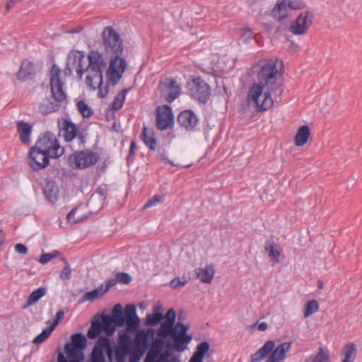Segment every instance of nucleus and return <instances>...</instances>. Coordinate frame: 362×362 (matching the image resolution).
Here are the masks:
<instances>
[{"instance_id":"3","label":"nucleus","mask_w":362,"mask_h":362,"mask_svg":"<svg viewBox=\"0 0 362 362\" xmlns=\"http://www.w3.org/2000/svg\"><path fill=\"white\" fill-rule=\"evenodd\" d=\"M102 44L107 56L110 58L107 71V79L116 84L127 69V63L122 57L124 47L120 35L112 26L105 27L102 33Z\"/></svg>"},{"instance_id":"56","label":"nucleus","mask_w":362,"mask_h":362,"mask_svg":"<svg viewBox=\"0 0 362 362\" xmlns=\"http://www.w3.org/2000/svg\"><path fill=\"white\" fill-rule=\"evenodd\" d=\"M82 29L83 28H82L81 26H78L76 28L71 29V30H68L67 33H80L82 30Z\"/></svg>"},{"instance_id":"13","label":"nucleus","mask_w":362,"mask_h":362,"mask_svg":"<svg viewBox=\"0 0 362 362\" xmlns=\"http://www.w3.org/2000/svg\"><path fill=\"white\" fill-rule=\"evenodd\" d=\"M105 351L109 361L112 362L114 350L110 345V339L106 337H100L91 353L90 362H105Z\"/></svg>"},{"instance_id":"43","label":"nucleus","mask_w":362,"mask_h":362,"mask_svg":"<svg viewBox=\"0 0 362 362\" xmlns=\"http://www.w3.org/2000/svg\"><path fill=\"white\" fill-rule=\"evenodd\" d=\"M60 255H61V252L59 251L53 250L52 252L42 254L40 256L38 262L42 264H45L48 263L49 261H51L53 258L57 257Z\"/></svg>"},{"instance_id":"51","label":"nucleus","mask_w":362,"mask_h":362,"mask_svg":"<svg viewBox=\"0 0 362 362\" xmlns=\"http://www.w3.org/2000/svg\"><path fill=\"white\" fill-rule=\"evenodd\" d=\"M101 86H102V85H101V86H98V87H96V88H95V90L96 88H98V97H99V98H104V97L107 95V90H105L103 91V90H102V88H101ZM92 90H94V89H92Z\"/></svg>"},{"instance_id":"29","label":"nucleus","mask_w":362,"mask_h":362,"mask_svg":"<svg viewBox=\"0 0 362 362\" xmlns=\"http://www.w3.org/2000/svg\"><path fill=\"white\" fill-rule=\"evenodd\" d=\"M209 348L210 345L207 341H202L199 343L197 346L196 351L190 360L193 361L203 362V358Z\"/></svg>"},{"instance_id":"21","label":"nucleus","mask_w":362,"mask_h":362,"mask_svg":"<svg viewBox=\"0 0 362 362\" xmlns=\"http://www.w3.org/2000/svg\"><path fill=\"white\" fill-rule=\"evenodd\" d=\"M198 117L195 113L190 110L181 112L177 116V123L186 131H194L198 124Z\"/></svg>"},{"instance_id":"62","label":"nucleus","mask_w":362,"mask_h":362,"mask_svg":"<svg viewBox=\"0 0 362 362\" xmlns=\"http://www.w3.org/2000/svg\"><path fill=\"white\" fill-rule=\"evenodd\" d=\"M139 307H140V308H144L143 304H142V303H141V304L139 305Z\"/></svg>"},{"instance_id":"32","label":"nucleus","mask_w":362,"mask_h":362,"mask_svg":"<svg viewBox=\"0 0 362 362\" xmlns=\"http://www.w3.org/2000/svg\"><path fill=\"white\" fill-rule=\"evenodd\" d=\"M265 251L268 252L269 257L276 262H279L281 260V251L279 250L276 244L267 243Z\"/></svg>"},{"instance_id":"10","label":"nucleus","mask_w":362,"mask_h":362,"mask_svg":"<svg viewBox=\"0 0 362 362\" xmlns=\"http://www.w3.org/2000/svg\"><path fill=\"white\" fill-rule=\"evenodd\" d=\"M100 156L96 152L90 150L75 152L69 156L67 161L74 169H86L94 165Z\"/></svg>"},{"instance_id":"14","label":"nucleus","mask_w":362,"mask_h":362,"mask_svg":"<svg viewBox=\"0 0 362 362\" xmlns=\"http://www.w3.org/2000/svg\"><path fill=\"white\" fill-rule=\"evenodd\" d=\"M159 89L168 103H173L181 94V86L172 77L165 78L159 83Z\"/></svg>"},{"instance_id":"59","label":"nucleus","mask_w":362,"mask_h":362,"mask_svg":"<svg viewBox=\"0 0 362 362\" xmlns=\"http://www.w3.org/2000/svg\"><path fill=\"white\" fill-rule=\"evenodd\" d=\"M317 287L319 289H322L324 288V283L322 280L317 281Z\"/></svg>"},{"instance_id":"27","label":"nucleus","mask_w":362,"mask_h":362,"mask_svg":"<svg viewBox=\"0 0 362 362\" xmlns=\"http://www.w3.org/2000/svg\"><path fill=\"white\" fill-rule=\"evenodd\" d=\"M310 136V130L307 125L301 126L295 136V145L302 146L307 143Z\"/></svg>"},{"instance_id":"5","label":"nucleus","mask_w":362,"mask_h":362,"mask_svg":"<svg viewBox=\"0 0 362 362\" xmlns=\"http://www.w3.org/2000/svg\"><path fill=\"white\" fill-rule=\"evenodd\" d=\"M176 313L173 308L169 309L165 315V321L160 323L157 335L161 338L170 337L173 348L177 352L184 351L192 340L187 334L188 327L182 322L175 324Z\"/></svg>"},{"instance_id":"26","label":"nucleus","mask_w":362,"mask_h":362,"mask_svg":"<svg viewBox=\"0 0 362 362\" xmlns=\"http://www.w3.org/2000/svg\"><path fill=\"white\" fill-rule=\"evenodd\" d=\"M34 72V64L28 60H24L22 62L20 69L17 73V77L20 80L25 81L30 78Z\"/></svg>"},{"instance_id":"52","label":"nucleus","mask_w":362,"mask_h":362,"mask_svg":"<svg viewBox=\"0 0 362 362\" xmlns=\"http://www.w3.org/2000/svg\"><path fill=\"white\" fill-rule=\"evenodd\" d=\"M76 209L74 208V209H72L69 212V214H67L66 216V218L68 220V221H71V219L74 217L76 213Z\"/></svg>"},{"instance_id":"7","label":"nucleus","mask_w":362,"mask_h":362,"mask_svg":"<svg viewBox=\"0 0 362 362\" xmlns=\"http://www.w3.org/2000/svg\"><path fill=\"white\" fill-rule=\"evenodd\" d=\"M292 347L291 341H285L275 346L274 340H267L251 356V362H284Z\"/></svg>"},{"instance_id":"2","label":"nucleus","mask_w":362,"mask_h":362,"mask_svg":"<svg viewBox=\"0 0 362 362\" xmlns=\"http://www.w3.org/2000/svg\"><path fill=\"white\" fill-rule=\"evenodd\" d=\"M85 55L83 52L71 50L66 58V65L63 74L69 76L75 69L79 80L86 74L85 82L88 88L95 89L103 85V69L106 62L102 53L98 50H91L88 54V64H85Z\"/></svg>"},{"instance_id":"24","label":"nucleus","mask_w":362,"mask_h":362,"mask_svg":"<svg viewBox=\"0 0 362 362\" xmlns=\"http://www.w3.org/2000/svg\"><path fill=\"white\" fill-rule=\"evenodd\" d=\"M287 7V0H278L273 7L271 14L275 20L281 21L288 16Z\"/></svg>"},{"instance_id":"9","label":"nucleus","mask_w":362,"mask_h":362,"mask_svg":"<svg viewBox=\"0 0 362 362\" xmlns=\"http://www.w3.org/2000/svg\"><path fill=\"white\" fill-rule=\"evenodd\" d=\"M35 146L52 158H58L64 153V148L60 145L56 136L49 132L40 137Z\"/></svg>"},{"instance_id":"22","label":"nucleus","mask_w":362,"mask_h":362,"mask_svg":"<svg viewBox=\"0 0 362 362\" xmlns=\"http://www.w3.org/2000/svg\"><path fill=\"white\" fill-rule=\"evenodd\" d=\"M196 277L201 283L210 284L214 277L215 270L213 264L195 269Z\"/></svg>"},{"instance_id":"11","label":"nucleus","mask_w":362,"mask_h":362,"mask_svg":"<svg viewBox=\"0 0 362 362\" xmlns=\"http://www.w3.org/2000/svg\"><path fill=\"white\" fill-rule=\"evenodd\" d=\"M86 346V339L81 333H75L71 336V343L65 345V352L67 358L71 362H83V349Z\"/></svg>"},{"instance_id":"17","label":"nucleus","mask_w":362,"mask_h":362,"mask_svg":"<svg viewBox=\"0 0 362 362\" xmlns=\"http://www.w3.org/2000/svg\"><path fill=\"white\" fill-rule=\"evenodd\" d=\"M60 133L64 137L65 141L70 142L74 139H77L79 143L83 144L84 136L82 133L78 132V128L69 119H62L59 121Z\"/></svg>"},{"instance_id":"8","label":"nucleus","mask_w":362,"mask_h":362,"mask_svg":"<svg viewBox=\"0 0 362 362\" xmlns=\"http://www.w3.org/2000/svg\"><path fill=\"white\" fill-rule=\"evenodd\" d=\"M188 94L200 103L206 104L211 95V88L200 76L193 77L187 83Z\"/></svg>"},{"instance_id":"33","label":"nucleus","mask_w":362,"mask_h":362,"mask_svg":"<svg viewBox=\"0 0 362 362\" xmlns=\"http://www.w3.org/2000/svg\"><path fill=\"white\" fill-rule=\"evenodd\" d=\"M162 320H165V315L162 313H153L146 315L145 324L147 326L156 327Z\"/></svg>"},{"instance_id":"55","label":"nucleus","mask_w":362,"mask_h":362,"mask_svg":"<svg viewBox=\"0 0 362 362\" xmlns=\"http://www.w3.org/2000/svg\"><path fill=\"white\" fill-rule=\"evenodd\" d=\"M57 362H71L68 358H66L62 354H59Z\"/></svg>"},{"instance_id":"45","label":"nucleus","mask_w":362,"mask_h":362,"mask_svg":"<svg viewBox=\"0 0 362 362\" xmlns=\"http://www.w3.org/2000/svg\"><path fill=\"white\" fill-rule=\"evenodd\" d=\"M116 281L124 284H129L132 281L131 276L126 272H119L115 275Z\"/></svg>"},{"instance_id":"48","label":"nucleus","mask_w":362,"mask_h":362,"mask_svg":"<svg viewBox=\"0 0 362 362\" xmlns=\"http://www.w3.org/2000/svg\"><path fill=\"white\" fill-rule=\"evenodd\" d=\"M145 353L135 350L132 349L130 353L129 354V362H139L141 358L143 356V355Z\"/></svg>"},{"instance_id":"61","label":"nucleus","mask_w":362,"mask_h":362,"mask_svg":"<svg viewBox=\"0 0 362 362\" xmlns=\"http://www.w3.org/2000/svg\"><path fill=\"white\" fill-rule=\"evenodd\" d=\"M191 166H192V164H189V165H187L185 166V168H189V167H191Z\"/></svg>"},{"instance_id":"50","label":"nucleus","mask_w":362,"mask_h":362,"mask_svg":"<svg viewBox=\"0 0 362 362\" xmlns=\"http://www.w3.org/2000/svg\"><path fill=\"white\" fill-rule=\"evenodd\" d=\"M116 281H117L116 279H109L106 282L105 288H103L104 293L107 292L110 288H112L115 284Z\"/></svg>"},{"instance_id":"6","label":"nucleus","mask_w":362,"mask_h":362,"mask_svg":"<svg viewBox=\"0 0 362 362\" xmlns=\"http://www.w3.org/2000/svg\"><path fill=\"white\" fill-rule=\"evenodd\" d=\"M50 90L52 98L44 99L38 106L42 115H48L57 111L63 104H66V81L62 76V70L57 65H52L50 73Z\"/></svg>"},{"instance_id":"12","label":"nucleus","mask_w":362,"mask_h":362,"mask_svg":"<svg viewBox=\"0 0 362 362\" xmlns=\"http://www.w3.org/2000/svg\"><path fill=\"white\" fill-rule=\"evenodd\" d=\"M165 339L159 337L153 339L144 362H177L175 358H172L169 360V354L168 352L160 354L165 346Z\"/></svg>"},{"instance_id":"54","label":"nucleus","mask_w":362,"mask_h":362,"mask_svg":"<svg viewBox=\"0 0 362 362\" xmlns=\"http://www.w3.org/2000/svg\"><path fill=\"white\" fill-rule=\"evenodd\" d=\"M268 328V325L265 322H262L258 325L257 329L259 331H265Z\"/></svg>"},{"instance_id":"31","label":"nucleus","mask_w":362,"mask_h":362,"mask_svg":"<svg viewBox=\"0 0 362 362\" xmlns=\"http://www.w3.org/2000/svg\"><path fill=\"white\" fill-rule=\"evenodd\" d=\"M47 292V288L44 287H40L37 289L34 290L28 296L26 305L28 306L35 304L41 298H42Z\"/></svg>"},{"instance_id":"30","label":"nucleus","mask_w":362,"mask_h":362,"mask_svg":"<svg viewBox=\"0 0 362 362\" xmlns=\"http://www.w3.org/2000/svg\"><path fill=\"white\" fill-rule=\"evenodd\" d=\"M129 88H124L121 92L117 94L112 103L110 104V107L112 110L118 111L122 108L127 94L129 92Z\"/></svg>"},{"instance_id":"34","label":"nucleus","mask_w":362,"mask_h":362,"mask_svg":"<svg viewBox=\"0 0 362 362\" xmlns=\"http://www.w3.org/2000/svg\"><path fill=\"white\" fill-rule=\"evenodd\" d=\"M307 361L308 362H329V354L327 350L320 348L317 354L310 356Z\"/></svg>"},{"instance_id":"20","label":"nucleus","mask_w":362,"mask_h":362,"mask_svg":"<svg viewBox=\"0 0 362 362\" xmlns=\"http://www.w3.org/2000/svg\"><path fill=\"white\" fill-rule=\"evenodd\" d=\"M134 332H136V334L132 342V349L145 353L148 344L150 335L153 334L154 329L148 328L147 330H138L137 329Z\"/></svg>"},{"instance_id":"39","label":"nucleus","mask_w":362,"mask_h":362,"mask_svg":"<svg viewBox=\"0 0 362 362\" xmlns=\"http://www.w3.org/2000/svg\"><path fill=\"white\" fill-rule=\"evenodd\" d=\"M54 329L50 325L48 327L43 329L42 332L34 338L33 342L36 344H40L44 342L51 335Z\"/></svg>"},{"instance_id":"42","label":"nucleus","mask_w":362,"mask_h":362,"mask_svg":"<svg viewBox=\"0 0 362 362\" xmlns=\"http://www.w3.org/2000/svg\"><path fill=\"white\" fill-rule=\"evenodd\" d=\"M60 259L64 262L65 266L62 269V271L59 274V277L62 280H68L71 278V269L66 259L64 257H62Z\"/></svg>"},{"instance_id":"1","label":"nucleus","mask_w":362,"mask_h":362,"mask_svg":"<svg viewBox=\"0 0 362 362\" xmlns=\"http://www.w3.org/2000/svg\"><path fill=\"white\" fill-rule=\"evenodd\" d=\"M276 62L273 59H262L252 66L257 74V81L249 87L247 98L257 112H265L275 102L281 101L283 89L278 83L280 73Z\"/></svg>"},{"instance_id":"41","label":"nucleus","mask_w":362,"mask_h":362,"mask_svg":"<svg viewBox=\"0 0 362 362\" xmlns=\"http://www.w3.org/2000/svg\"><path fill=\"white\" fill-rule=\"evenodd\" d=\"M319 310V303L316 300L308 301L305 307L304 317H308Z\"/></svg>"},{"instance_id":"46","label":"nucleus","mask_w":362,"mask_h":362,"mask_svg":"<svg viewBox=\"0 0 362 362\" xmlns=\"http://www.w3.org/2000/svg\"><path fill=\"white\" fill-rule=\"evenodd\" d=\"M163 199V196L160 195H154L151 199H148L146 203L144 204L143 209H146L150 207H152L159 202H160Z\"/></svg>"},{"instance_id":"49","label":"nucleus","mask_w":362,"mask_h":362,"mask_svg":"<svg viewBox=\"0 0 362 362\" xmlns=\"http://www.w3.org/2000/svg\"><path fill=\"white\" fill-rule=\"evenodd\" d=\"M14 248L18 254L25 255L28 252V247L23 243H17Z\"/></svg>"},{"instance_id":"53","label":"nucleus","mask_w":362,"mask_h":362,"mask_svg":"<svg viewBox=\"0 0 362 362\" xmlns=\"http://www.w3.org/2000/svg\"><path fill=\"white\" fill-rule=\"evenodd\" d=\"M161 160L164 163H168V164H169V165H170L172 166H177V165H175L173 162H172L170 160H169L168 158V157L165 155H164V154L161 156Z\"/></svg>"},{"instance_id":"36","label":"nucleus","mask_w":362,"mask_h":362,"mask_svg":"<svg viewBox=\"0 0 362 362\" xmlns=\"http://www.w3.org/2000/svg\"><path fill=\"white\" fill-rule=\"evenodd\" d=\"M103 331L102 325L100 321H94L92 322L90 327L88 330L87 336L90 339H95Z\"/></svg>"},{"instance_id":"40","label":"nucleus","mask_w":362,"mask_h":362,"mask_svg":"<svg viewBox=\"0 0 362 362\" xmlns=\"http://www.w3.org/2000/svg\"><path fill=\"white\" fill-rule=\"evenodd\" d=\"M77 108L83 117L88 118L93 115V110L83 100H80L77 103Z\"/></svg>"},{"instance_id":"37","label":"nucleus","mask_w":362,"mask_h":362,"mask_svg":"<svg viewBox=\"0 0 362 362\" xmlns=\"http://www.w3.org/2000/svg\"><path fill=\"white\" fill-rule=\"evenodd\" d=\"M356 353V347L354 344H348L343 349L342 355L344 359L342 362H351V358Z\"/></svg>"},{"instance_id":"58","label":"nucleus","mask_w":362,"mask_h":362,"mask_svg":"<svg viewBox=\"0 0 362 362\" xmlns=\"http://www.w3.org/2000/svg\"><path fill=\"white\" fill-rule=\"evenodd\" d=\"M135 146H136L135 142L132 141L130 144L129 155L134 154Z\"/></svg>"},{"instance_id":"18","label":"nucleus","mask_w":362,"mask_h":362,"mask_svg":"<svg viewBox=\"0 0 362 362\" xmlns=\"http://www.w3.org/2000/svg\"><path fill=\"white\" fill-rule=\"evenodd\" d=\"M156 122L157 129L160 131L171 127L174 123V115L171 107L167 105L158 107Z\"/></svg>"},{"instance_id":"4","label":"nucleus","mask_w":362,"mask_h":362,"mask_svg":"<svg viewBox=\"0 0 362 362\" xmlns=\"http://www.w3.org/2000/svg\"><path fill=\"white\" fill-rule=\"evenodd\" d=\"M102 327L107 335H112L117 327L126 325L127 331L134 333L139 327L140 319L137 316L136 307L128 304L123 310L122 305L116 304L111 316L103 315L101 317Z\"/></svg>"},{"instance_id":"16","label":"nucleus","mask_w":362,"mask_h":362,"mask_svg":"<svg viewBox=\"0 0 362 362\" xmlns=\"http://www.w3.org/2000/svg\"><path fill=\"white\" fill-rule=\"evenodd\" d=\"M314 13L310 11L301 12L290 25V31L294 35L305 34L312 25Z\"/></svg>"},{"instance_id":"44","label":"nucleus","mask_w":362,"mask_h":362,"mask_svg":"<svg viewBox=\"0 0 362 362\" xmlns=\"http://www.w3.org/2000/svg\"><path fill=\"white\" fill-rule=\"evenodd\" d=\"M288 7L293 10L303 9L306 6L303 0H287Z\"/></svg>"},{"instance_id":"19","label":"nucleus","mask_w":362,"mask_h":362,"mask_svg":"<svg viewBox=\"0 0 362 362\" xmlns=\"http://www.w3.org/2000/svg\"><path fill=\"white\" fill-rule=\"evenodd\" d=\"M132 341L130 336L126 332L120 334L115 350L116 362L126 361L127 356L132 349Z\"/></svg>"},{"instance_id":"57","label":"nucleus","mask_w":362,"mask_h":362,"mask_svg":"<svg viewBox=\"0 0 362 362\" xmlns=\"http://www.w3.org/2000/svg\"><path fill=\"white\" fill-rule=\"evenodd\" d=\"M162 310V305L158 303L153 306V312L154 313H161L160 310Z\"/></svg>"},{"instance_id":"23","label":"nucleus","mask_w":362,"mask_h":362,"mask_svg":"<svg viewBox=\"0 0 362 362\" xmlns=\"http://www.w3.org/2000/svg\"><path fill=\"white\" fill-rule=\"evenodd\" d=\"M16 128L21 143L29 145L31 142L33 126L28 122L19 121L17 122Z\"/></svg>"},{"instance_id":"38","label":"nucleus","mask_w":362,"mask_h":362,"mask_svg":"<svg viewBox=\"0 0 362 362\" xmlns=\"http://www.w3.org/2000/svg\"><path fill=\"white\" fill-rule=\"evenodd\" d=\"M189 281L190 276L189 275H182L172 279L170 281V286L173 288H177L186 286Z\"/></svg>"},{"instance_id":"35","label":"nucleus","mask_w":362,"mask_h":362,"mask_svg":"<svg viewBox=\"0 0 362 362\" xmlns=\"http://www.w3.org/2000/svg\"><path fill=\"white\" fill-rule=\"evenodd\" d=\"M104 293L103 285H100V287L86 292L83 296V300L92 302L98 297L102 296Z\"/></svg>"},{"instance_id":"47","label":"nucleus","mask_w":362,"mask_h":362,"mask_svg":"<svg viewBox=\"0 0 362 362\" xmlns=\"http://www.w3.org/2000/svg\"><path fill=\"white\" fill-rule=\"evenodd\" d=\"M64 312L62 310H58L56 313V317L54 320L51 321L49 320L47 322V324H49L52 327L55 329V327L58 325V324L60 322V321L64 318Z\"/></svg>"},{"instance_id":"25","label":"nucleus","mask_w":362,"mask_h":362,"mask_svg":"<svg viewBox=\"0 0 362 362\" xmlns=\"http://www.w3.org/2000/svg\"><path fill=\"white\" fill-rule=\"evenodd\" d=\"M141 140L145 145L151 151H155L157 146V140L154 132L152 129L144 127L141 134Z\"/></svg>"},{"instance_id":"15","label":"nucleus","mask_w":362,"mask_h":362,"mask_svg":"<svg viewBox=\"0 0 362 362\" xmlns=\"http://www.w3.org/2000/svg\"><path fill=\"white\" fill-rule=\"evenodd\" d=\"M50 158H52L34 146L29 151L27 162L34 171H40L49 165Z\"/></svg>"},{"instance_id":"60","label":"nucleus","mask_w":362,"mask_h":362,"mask_svg":"<svg viewBox=\"0 0 362 362\" xmlns=\"http://www.w3.org/2000/svg\"><path fill=\"white\" fill-rule=\"evenodd\" d=\"M14 1L13 0H11L10 1L7 5H6V7H7V9L8 10L10 8V7L12 6V4H13Z\"/></svg>"},{"instance_id":"28","label":"nucleus","mask_w":362,"mask_h":362,"mask_svg":"<svg viewBox=\"0 0 362 362\" xmlns=\"http://www.w3.org/2000/svg\"><path fill=\"white\" fill-rule=\"evenodd\" d=\"M46 199L52 203H55L58 197V188L53 182H47L43 189Z\"/></svg>"}]
</instances>
